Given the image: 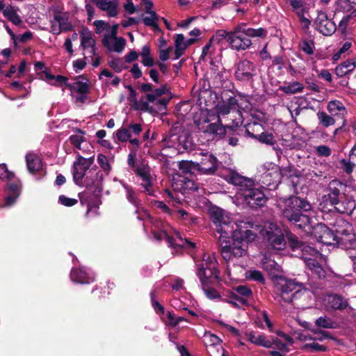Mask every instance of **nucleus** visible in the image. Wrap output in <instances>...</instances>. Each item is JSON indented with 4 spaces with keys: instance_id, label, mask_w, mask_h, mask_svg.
I'll use <instances>...</instances> for the list:
<instances>
[{
    "instance_id": "obj_1",
    "label": "nucleus",
    "mask_w": 356,
    "mask_h": 356,
    "mask_svg": "<svg viewBox=\"0 0 356 356\" xmlns=\"http://www.w3.org/2000/svg\"><path fill=\"white\" fill-rule=\"evenodd\" d=\"M211 220L220 234L218 243L222 258L227 261L233 257L238 258L248 253V244L255 240L257 232L263 236L267 245L274 250H283L286 245L282 229L269 222L263 228L250 221L233 222L227 213L220 208L211 212Z\"/></svg>"
},
{
    "instance_id": "obj_2",
    "label": "nucleus",
    "mask_w": 356,
    "mask_h": 356,
    "mask_svg": "<svg viewBox=\"0 0 356 356\" xmlns=\"http://www.w3.org/2000/svg\"><path fill=\"white\" fill-rule=\"evenodd\" d=\"M225 179L229 183L238 186V195L243 198L251 208L263 206L266 197L261 189L256 188L254 181L247 177L240 175L234 171H229L225 175Z\"/></svg>"
},
{
    "instance_id": "obj_3",
    "label": "nucleus",
    "mask_w": 356,
    "mask_h": 356,
    "mask_svg": "<svg viewBox=\"0 0 356 356\" xmlns=\"http://www.w3.org/2000/svg\"><path fill=\"white\" fill-rule=\"evenodd\" d=\"M312 209V206L308 201L299 197H291L283 211V216L297 227L311 233L313 221L309 214L304 212H310Z\"/></svg>"
},
{
    "instance_id": "obj_4",
    "label": "nucleus",
    "mask_w": 356,
    "mask_h": 356,
    "mask_svg": "<svg viewBox=\"0 0 356 356\" xmlns=\"http://www.w3.org/2000/svg\"><path fill=\"white\" fill-rule=\"evenodd\" d=\"M344 188L339 181H331L327 188V200L339 213L350 215L356 207V202L352 197L343 192Z\"/></svg>"
},
{
    "instance_id": "obj_5",
    "label": "nucleus",
    "mask_w": 356,
    "mask_h": 356,
    "mask_svg": "<svg viewBox=\"0 0 356 356\" xmlns=\"http://www.w3.org/2000/svg\"><path fill=\"white\" fill-rule=\"evenodd\" d=\"M267 31L263 28L236 27L229 38L230 47L237 51L248 49L252 45L250 38H264Z\"/></svg>"
},
{
    "instance_id": "obj_6",
    "label": "nucleus",
    "mask_w": 356,
    "mask_h": 356,
    "mask_svg": "<svg viewBox=\"0 0 356 356\" xmlns=\"http://www.w3.org/2000/svg\"><path fill=\"white\" fill-rule=\"evenodd\" d=\"M307 294L302 284L294 280H282L277 286L276 300L282 305L294 304Z\"/></svg>"
},
{
    "instance_id": "obj_7",
    "label": "nucleus",
    "mask_w": 356,
    "mask_h": 356,
    "mask_svg": "<svg viewBox=\"0 0 356 356\" xmlns=\"http://www.w3.org/2000/svg\"><path fill=\"white\" fill-rule=\"evenodd\" d=\"M292 168L286 167L280 168L278 165L267 163L263 165L259 170L261 173L259 182L262 187H266L269 190H274L280 183L282 177H290Z\"/></svg>"
},
{
    "instance_id": "obj_8",
    "label": "nucleus",
    "mask_w": 356,
    "mask_h": 356,
    "mask_svg": "<svg viewBox=\"0 0 356 356\" xmlns=\"http://www.w3.org/2000/svg\"><path fill=\"white\" fill-rule=\"evenodd\" d=\"M140 90L143 92H149L142 97L141 109L143 111H152L149 103H155L156 105L165 106L169 102V99L162 97L163 95L168 92V88L165 86L153 90L152 84L143 83L140 86Z\"/></svg>"
},
{
    "instance_id": "obj_9",
    "label": "nucleus",
    "mask_w": 356,
    "mask_h": 356,
    "mask_svg": "<svg viewBox=\"0 0 356 356\" xmlns=\"http://www.w3.org/2000/svg\"><path fill=\"white\" fill-rule=\"evenodd\" d=\"M174 235L170 236L166 230L158 232L155 229L152 231L153 237L156 241L165 240L170 247L173 248H185L187 247L194 248L195 244L187 238H183L179 232L173 230Z\"/></svg>"
},
{
    "instance_id": "obj_10",
    "label": "nucleus",
    "mask_w": 356,
    "mask_h": 356,
    "mask_svg": "<svg viewBox=\"0 0 356 356\" xmlns=\"http://www.w3.org/2000/svg\"><path fill=\"white\" fill-rule=\"evenodd\" d=\"M233 290L234 291H229L226 298H222V300L231 304L234 307L248 305L247 298L252 296V291L243 285L237 286Z\"/></svg>"
},
{
    "instance_id": "obj_11",
    "label": "nucleus",
    "mask_w": 356,
    "mask_h": 356,
    "mask_svg": "<svg viewBox=\"0 0 356 356\" xmlns=\"http://www.w3.org/2000/svg\"><path fill=\"white\" fill-rule=\"evenodd\" d=\"M93 162L94 156L86 159L80 154H77L72 169L73 179L76 184L80 186L83 184L86 172L90 168Z\"/></svg>"
},
{
    "instance_id": "obj_12",
    "label": "nucleus",
    "mask_w": 356,
    "mask_h": 356,
    "mask_svg": "<svg viewBox=\"0 0 356 356\" xmlns=\"http://www.w3.org/2000/svg\"><path fill=\"white\" fill-rule=\"evenodd\" d=\"M311 233L314 235L318 242L323 244L329 245L336 243L338 245V236L324 224L317 223L316 225H314Z\"/></svg>"
},
{
    "instance_id": "obj_13",
    "label": "nucleus",
    "mask_w": 356,
    "mask_h": 356,
    "mask_svg": "<svg viewBox=\"0 0 356 356\" xmlns=\"http://www.w3.org/2000/svg\"><path fill=\"white\" fill-rule=\"evenodd\" d=\"M202 175H213L217 169V159L211 154L203 153L200 161L191 163Z\"/></svg>"
},
{
    "instance_id": "obj_14",
    "label": "nucleus",
    "mask_w": 356,
    "mask_h": 356,
    "mask_svg": "<svg viewBox=\"0 0 356 356\" xmlns=\"http://www.w3.org/2000/svg\"><path fill=\"white\" fill-rule=\"evenodd\" d=\"M256 74V65L254 63L244 59L237 63L234 75L238 81H250Z\"/></svg>"
},
{
    "instance_id": "obj_15",
    "label": "nucleus",
    "mask_w": 356,
    "mask_h": 356,
    "mask_svg": "<svg viewBox=\"0 0 356 356\" xmlns=\"http://www.w3.org/2000/svg\"><path fill=\"white\" fill-rule=\"evenodd\" d=\"M135 172L142 180L140 185L143 188V192L149 195H154L153 177L149 166L142 163L136 168Z\"/></svg>"
},
{
    "instance_id": "obj_16",
    "label": "nucleus",
    "mask_w": 356,
    "mask_h": 356,
    "mask_svg": "<svg viewBox=\"0 0 356 356\" xmlns=\"http://www.w3.org/2000/svg\"><path fill=\"white\" fill-rule=\"evenodd\" d=\"M314 26L316 30L326 36L332 35L337 30L335 23L330 19L327 14L323 11L318 12Z\"/></svg>"
},
{
    "instance_id": "obj_17",
    "label": "nucleus",
    "mask_w": 356,
    "mask_h": 356,
    "mask_svg": "<svg viewBox=\"0 0 356 356\" xmlns=\"http://www.w3.org/2000/svg\"><path fill=\"white\" fill-rule=\"evenodd\" d=\"M103 180V174L96 168H91L88 172L86 177L83 181L81 186H85L88 189H93V192H99L102 189V181Z\"/></svg>"
},
{
    "instance_id": "obj_18",
    "label": "nucleus",
    "mask_w": 356,
    "mask_h": 356,
    "mask_svg": "<svg viewBox=\"0 0 356 356\" xmlns=\"http://www.w3.org/2000/svg\"><path fill=\"white\" fill-rule=\"evenodd\" d=\"M242 123V121L240 120V119H232V124H227L225 126H222L221 121L220 122L217 123H211L207 125L205 132H207L209 134L222 136L225 133V129H229L231 130H234L235 128L238 127Z\"/></svg>"
},
{
    "instance_id": "obj_19",
    "label": "nucleus",
    "mask_w": 356,
    "mask_h": 356,
    "mask_svg": "<svg viewBox=\"0 0 356 356\" xmlns=\"http://www.w3.org/2000/svg\"><path fill=\"white\" fill-rule=\"evenodd\" d=\"M209 269L204 271H197L196 274L200 279L202 287L208 286L209 284L218 280L217 263L209 266Z\"/></svg>"
},
{
    "instance_id": "obj_20",
    "label": "nucleus",
    "mask_w": 356,
    "mask_h": 356,
    "mask_svg": "<svg viewBox=\"0 0 356 356\" xmlns=\"http://www.w3.org/2000/svg\"><path fill=\"white\" fill-rule=\"evenodd\" d=\"M286 238L288 239L290 247L293 250L300 249L302 251L307 252L310 255L321 256V254L316 251L313 248L305 245L302 241L299 240V238L293 234L287 233Z\"/></svg>"
},
{
    "instance_id": "obj_21",
    "label": "nucleus",
    "mask_w": 356,
    "mask_h": 356,
    "mask_svg": "<svg viewBox=\"0 0 356 356\" xmlns=\"http://www.w3.org/2000/svg\"><path fill=\"white\" fill-rule=\"evenodd\" d=\"M337 242L338 246L344 249L353 261L356 260V238L355 236L341 237Z\"/></svg>"
},
{
    "instance_id": "obj_22",
    "label": "nucleus",
    "mask_w": 356,
    "mask_h": 356,
    "mask_svg": "<svg viewBox=\"0 0 356 356\" xmlns=\"http://www.w3.org/2000/svg\"><path fill=\"white\" fill-rule=\"evenodd\" d=\"M102 43L110 51L120 53L124 49L126 40L122 38H113L109 34H105Z\"/></svg>"
},
{
    "instance_id": "obj_23",
    "label": "nucleus",
    "mask_w": 356,
    "mask_h": 356,
    "mask_svg": "<svg viewBox=\"0 0 356 356\" xmlns=\"http://www.w3.org/2000/svg\"><path fill=\"white\" fill-rule=\"evenodd\" d=\"M102 10L106 11L109 17H115L118 14V0H91Z\"/></svg>"
},
{
    "instance_id": "obj_24",
    "label": "nucleus",
    "mask_w": 356,
    "mask_h": 356,
    "mask_svg": "<svg viewBox=\"0 0 356 356\" xmlns=\"http://www.w3.org/2000/svg\"><path fill=\"white\" fill-rule=\"evenodd\" d=\"M334 233L338 236L339 239L341 237H346L348 236H354L352 234V225L346 220L339 218L334 223Z\"/></svg>"
},
{
    "instance_id": "obj_25",
    "label": "nucleus",
    "mask_w": 356,
    "mask_h": 356,
    "mask_svg": "<svg viewBox=\"0 0 356 356\" xmlns=\"http://www.w3.org/2000/svg\"><path fill=\"white\" fill-rule=\"evenodd\" d=\"M324 302L325 306L328 309H343L348 305L346 300H344L341 296L335 294L328 295L324 299Z\"/></svg>"
},
{
    "instance_id": "obj_26",
    "label": "nucleus",
    "mask_w": 356,
    "mask_h": 356,
    "mask_svg": "<svg viewBox=\"0 0 356 356\" xmlns=\"http://www.w3.org/2000/svg\"><path fill=\"white\" fill-rule=\"evenodd\" d=\"M81 43L83 49H88L90 56L95 55V41L92 37V33L84 29L81 33Z\"/></svg>"
},
{
    "instance_id": "obj_27",
    "label": "nucleus",
    "mask_w": 356,
    "mask_h": 356,
    "mask_svg": "<svg viewBox=\"0 0 356 356\" xmlns=\"http://www.w3.org/2000/svg\"><path fill=\"white\" fill-rule=\"evenodd\" d=\"M327 109L330 114L334 117L343 118L347 113L344 105L338 100H332L328 102Z\"/></svg>"
},
{
    "instance_id": "obj_28",
    "label": "nucleus",
    "mask_w": 356,
    "mask_h": 356,
    "mask_svg": "<svg viewBox=\"0 0 356 356\" xmlns=\"http://www.w3.org/2000/svg\"><path fill=\"white\" fill-rule=\"evenodd\" d=\"M231 108L229 106L226 104V102H223L222 104H219L216 106V112L218 116V122L221 121L220 116H224L228 114H230V120L232 121V119H240L241 120V113L238 111H233L231 112Z\"/></svg>"
},
{
    "instance_id": "obj_29",
    "label": "nucleus",
    "mask_w": 356,
    "mask_h": 356,
    "mask_svg": "<svg viewBox=\"0 0 356 356\" xmlns=\"http://www.w3.org/2000/svg\"><path fill=\"white\" fill-rule=\"evenodd\" d=\"M286 3L291 7L292 10L301 18L302 22L308 24L309 19L303 17L305 4L302 0H286Z\"/></svg>"
},
{
    "instance_id": "obj_30",
    "label": "nucleus",
    "mask_w": 356,
    "mask_h": 356,
    "mask_svg": "<svg viewBox=\"0 0 356 356\" xmlns=\"http://www.w3.org/2000/svg\"><path fill=\"white\" fill-rule=\"evenodd\" d=\"M72 281L79 284H88L94 280L83 269H72L70 273Z\"/></svg>"
},
{
    "instance_id": "obj_31",
    "label": "nucleus",
    "mask_w": 356,
    "mask_h": 356,
    "mask_svg": "<svg viewBox=\"0 0 356 356\" xmlns=\"http://www.w3.org/2000/svg\"><path fill=\"white\" fill-rule=\"evenodd\" d=\"M68 88L71 90L72 92L77 93H88L89 92V85L88 80L83 77L78 78L74 83L67 84Z\"/></svg>"
},
{
    "instance_id": "obj_32",
    "label": "nucleus",
    "mask_w": 356,
    "mask_h": 356,
    "mask_svg": "<svg viewBox=\"0 0 356 356\" xmlns=\"http://www.w3.org/2000/svg\"><path fill=\"white\" fill-rule=\"evenodd\" d=\"M355 67V61L353 60H347L336 67L335 73L339 77H343L353 72Z\"/></svg>"
},
{
    "instance_id": "obj_33",
    "label": "nucleus",
    "mask_w": 356,
    "mask_h": 356,
    "mask_svg": "<svg viewBox=\"0 0 356 356\" xmlns=\"http://www.w3.org/2000/svg\"><path fill=\"white\" fill-rule=\"evenodd\" d=\"M8 196L5 198L3 207L13 205L19 195V186L16 183L9 184L8 186Z\"/></svg>"
},
{
    "instance_id": "obj_34",
    "label": "nucleus",
    "mask_w": 356,
    "mask_h": 356,
    "mask_svg": "<svg viewBox=\"0 0 356 356\" xmlns=\"http://www.w3.org/2000/svg\"><path fill=\"white\" fill-rule=\"evenodd\" d=\"M26 161L28 170L31 173L39 171L42 168L41 160L37 154L32 153L27 154Z\"/></svg>"
},
{
    "instance_id": "obj_35",
    "label": "nucleus",
    "mask_w": 356,
    "mask_h": 356,
    "mask_svg": "<svg viewBox=\"0 0 356 356\" xmlns=\"http://www.w3.org/2000/svg\"><path fill=\"white\" fill-rule=\"evenodd\" d=\"M248 339L254 344L270 348L272 346L271 341L268 339L265 335L257 332H250L248 334Z\"/></svg>"
},
{
    "instance_id": "obj_36",
    "label": "nucleus",
    "mask_w": 356,
    "mask_h": 356,
    "mask_svg": "<svg viewBox=\"0 0 356 356\" xmlns=\"http://www.w3.org/2000/svg\"><path fill=\"white\" fill-rule=\"evenodd\" d=\"M305 263L308 268L318 277H325V270L316 259L305 257Z\"/></svg>"
},
{
    "instance_id": "obj_37",
    "label": "nucleus",
    "mask_w": 356,
    "mask_h": 356,
    "mask_svg": "<svg viewBox=\"0 0 356 356\" xmlns=\"http://www.w3.org/2000/svg\"><path fill=\"white\" fill-rule=\"evenodd\" d=\"M261 264L266 270L271 273L278 272L280 270V266L266 254L264 256L261 260Z\"/></svg>"
},
{
    "instance_id": "obj_38",
    "label": "nucleus",
    "mask_w": 356,
    "mask_h": 356,
    "mask_svg": "<svg viewBox=\"0 0 356 356\" xmlns=\"http://www.w3.org/2000/svg\"><path fill=\"white\" fill-rule=\"evenodd\" d=\"M303 86L298 81H293L281 87L282 91L288 95L300 92L303 90Z\"/></svg>"
},
{
    "instance_id": "obj_39",
    "label": "nucleus",
    "mask_w": 356,
    "mask_h": 356,
    "mask_svg": "<svg viewBox=\"0 0 356 356\" xmlns=\"http://www.w3.org/2000/svg\"><path fill=\"white\" fill-rule=\"evenodd\" d=\"M319 124L324 127H328L334 125L335 123V119L331 115H328L325 111H318L316 114Z\"/></svg>"
},
{
    "instance_id": "obj_40",
    "label": "nucleus",
    "mask_w": 356,
    "mask_h": 356,
    "mask_svg": "<svg viewBox=\"0 0 356 356\" xmlns=\"http://www.w3.org/2000/svg\"><path fill=\"white\" fill-rule=\"evenodd\" d=\"M54 21L59 24L63 31H67L71 29L72 26L68 22V17L65 14H55Z\"/></svg>"
},
{
    "instance_id": "obj_41",
    "label": "nucleus",
    "mask_w": 356,
    "mask_h": 356,
    "mask_svg": "<svg viewBox=\"0 0 356 356\" xmlns=\"http://www.w3.org/2000/svg\"><path fill=\"white\" fill-rule=\"evenodd\" d=\"M3 15L15 25H18L22 22L16 10L11 6H8V8L5 10Z\"/></svg>"
},
{
    "instance_id": "obj_42",
    "label": "nucleus",
    "mask_w": 356,
    "mask_h": 356,
    "mask_svg": "<svg viewBox=\"0 0 356 356\" xmlns=\"http://www.w3.org/2000/svg\"><path fill=\"white\" fill-rule=\"evenodd\" d=\"M140 56L142 57V63L145 66L152 67L154 65V62L150 56V49L147 45L143 47Z\"/></svg>"
},
{
    "instance_id": "obj_43",
    "label": "nucleus",
    "mask_w": 356,
    "mask_h": 356,
    "mask_svg": "<svg viewBox=\"0 0 356 356\" xmlns=\"http://www.w3.org/2000/svg\"><path fill=\"white\" fill-rule=\"evenodd\" d=\"M315 323L318 327L323 328L332 329L335 327V323L327 316H321L318 318Z\"/></svg>"
},
{
    "instance_id": "obj_44",
    "label": "nucleus",
    "mask_w": 356,
    "mask_h": 356,
    "mask_svg": "<svg viewBox=\"0 0 356 356\" xmlns=\"http://www.w3.org/2000/svg\"><path fill=\"white\" fill-rule=\"evenodd\" d=\"M217 263L214 258H211L209 254H204L203 255L202 261L200 264H197V271H204L209 270L210 264Z\"/></svg>"
},
{
    "instance_id": "obj_45",
    "label": "nucleus",
    "mask_w": 356,
    "mask_h": 356,
    "mask_svg": "<svg viewBox=\"0 0 356 356\" xmlns=\"http://www.w3.org/2000/svg\"><path fill=\"white\" fill-rule=\"evenodd\" d=\"M123 187L126 191V197L128 201L136 207L138 206L140 201L133 188L127 184H123Z\"/></svg>"
},
{
    "instance_id": "obj_46",
    "label": "nucleus",
    "mask_w": 356,
    "mask_h": 356,
    "mask_svg": "<svg viewBox=\"0 0 356 356\" xmlns=\"http://www.w3.org/2000/svg\"><path fill=\"white\" fill-rule=\"evenodd\" d=\"M204 341L207 346H216L221 343V339L213 334L206 332L204 335Z\"/></svg>"
},
{
    "instance_id": "obj_47",
    "label": "nucleus",
    "mask_w": 356,
    "mask_h": 356,
    "mask_svg": "<svg viewBox=\"0 0 356 356\" xmlns=\"http://www.w3.org/2000/svg\"><path fill=\"white\" fill-rule=\"evenodd\" d=\"M158 20H159L158 15H156V13L155 12H152V13H151V14H149V17H145L143 19V22L146 26H152L154 29H157L158 28V26H157Z\"/></svg>"
},
{
    "instance_id": "obj_48",
    "label": "nucleus",
    "mask_w": 356,
    "mask_h": 356,
    "mask_svg": "<svg viewBox=\"0 0 356 356\" xmlns=\"http://www.w3.org/2000/svg\"><path fill=\"white\" fill-rule=\"evenodd\" d=\"M231 33L232 32H227L225 30H218L210 40L212 42L216 41L217 42H220L221 40L225 39L229 43V38Z\"/></svg>"
},
{
    "instance_id": "obj_49",
    "label": "nucleus",
    "mask_w": 356,
    "mask_h": 356,
    "mask_svg": "<svg viewBox=\"0 0 356 356\" xmlns=\"http://www.w3.org/2000/svg\"><path fill=\"white\" fill-rule=\"evenodd\" d=\"M116 137L120 142H126L131 138V134L128 128H122L117 131Z\"/></svg>"
},
{
    "instance_id": "obj_50",
    "label": "nucleus",
    "mask_w": 356,
    "mask_h": 356,
    "mask_svg": "<svg viewBox=\"0 0 356 356\" xmlns=\"http://www.w3.org/2000/svg\"><path fill=\"white\" fill-rule=\"evenodd\" d=\"M300 49L308 55L314 54V43L313 41L305 40L300 44Z\"/></svg>"
},
{
    "instance_id": "obj_51",
    "label": "nucleus",
    "mask_w": 356,
    "mask_h": 356,
    "mask_svg": "<svg viewBox=\"0 0 356 356\" xmlns=\"http://www.w3.org/2000/svg\"><path fill=\"white\" fill-rule=\"evenodd\" d=\"M260 142L267 144L273 145L275 143V139L272 134L262 133L255 136Z\"/></svg>"
},
{
    "instance_id": "obj_52",
    "label": "nucleus",
    "mask_w": 356,
    "mask_h": 356,
    "mask_svg": "<svg viewBox=\"0 0 356 356\" xmlns=\"http://www.w3.org/2000/svg\"><path fill=\"white\" fill-rule=\"evenodd\" d=\"M340 163L341 165V168L344 172L347 174H350L353 171L354 166H356L355 163L351 162L350 159L348 158V160L343 159L340 161Z\"/></svg>"
},
{
    "instance_id": "obj_53",
    "label": "nucleus",
    "mask_w": 356,
    "mask_h": 356,
    "mask_svg": "<svg viewBox=\"0 0 356 356\" xmlns=\"http://www.w3.org/2000/svg\"><path fill=\"white\" fill-rule=\"evenodd\" d=\"M351 43L350 42H346L343 43L340 49L335 53L332 56V60L337 61L341 58V54L346 53L351 47Z\"/></svg>"
},
{
    "instance_id": "obj_54",
    "label": "nucleus",
    "mask_w": 356,
    "mask_h": 356,
    "mask_svg": "<svg viewBox=\"0 0 356 356\" xmlns=\"http://www.w3.org/2000/svg\"><path fill=\"white\" fill-rule=\"evenodd\" d=\"M95 26V31L97 34L102 33L104 31H106L110 29V26L108 23L102 20H96L94 22Z\"/></svg>"
},
{
    "instance_id": "obj_55",
    "label": "nucleus",
    "mask_w": 356,
    "mask_h": 356,
    "mask_svg": "<svg viewBox=\"0 0 356 356\" xmlns=\"http://www.w3.org/2000/svg\"><path fill=\"white\" fill-rule=\"evenodd\" d=\"M58 202L65 207H72L77 204L78 200L76 199L67 197L61 195L58 197Z\"/></svg>"
},
{
    "instance_id": "obj_56",
    "label": "nucleus",
    "mask_w": 356,
    "mask_h": 356,
    "mask_svg": "<svg viewBox=\"0 0 356 356\" xmlns=\"http://www.w3.org/2000/svg\"><path fill=\"white\" fill-rule=\"evenodd\" d=\"M97 162L101 168L105 171L108 172L111 170L110 164L108 163L107 158L103 154L97 156Z\"/></svg>"
},
{
    "instance_id": "obj_57",
    "label": "nucleus",
    "mask_w": 356,
    "mask_h": 356,
    "mask_svg": "<svg viewBox=\"0 0 356 356\" xmlns=\"http://www.w3.org/2000/svg\"><path fill=\"white\" fill-rule=\"evenodd\" d=\"M247 277L250 280H252L258 282H264V277L261 273L259 270H250L247 273Z\"/></svg>"
},
{
    "instance_id": "obj_58",
    "label": "nucleus",
    "mask_w": 356,
    "mask_h": 356,
    "mask_svg": "<svg viewBox=\"0 0 356 356\" xmlns=\"http://www.w3.org/2000/svg\"><path fill=\"white\" fill-rule=\"evenodd\" d=\"M258 320L260 321L261 326H263L261 321H263L268 329L271 330L273 328V324L270 321L267 312L266 311H262L259 313L258 317Z\"/></svg>"
},
{
    "instance_id": "obj_59",
    "label": "nucleus",
    "mask_w": 356,
    "mask_h": 356,
    "mask_svg": "<svg viewBox=\"0 0 356 356\" xmlns=\"http://www.w3.org/2000/svg\"><path fill=\"white\" fill-rule=\"evenodd\" d=\"M351 1L348 0H339L337 9L342 12H349L352 10Z\"/></svg>"
},
{
    "instance_id": "obj_60",
    "label": "nucleus",
    "mask_w": 356,
    "mask_h": 356,
    "mask_svg": "<svg viewBox=\"0 0 356 356\" xmlns=\"http://www.w3.org/2000/svg\"><path fill=\"white\" fill-rule=\"evenodd\" d=\"M14 177V174L8 170L7 166L5 164H0V178L2 179H11Z\"/></svg>"
},
{
    "instance_id": "obj_61",
    "label": "nucleus",
    "mask_w": 356,
    "mask_h": 356,
    "mask_svg": "<svg viewBox=\"0 0 356 356\" xmlns=\"http://www.w3.org/2000/svg\"><path fill=\"white\" fill-rule=\"evenodd\" d=\"M70 141L76 148L81 149V145L84 141V138L81 135H72L70 137Z\"/></svg>"
},
{
    "instance_id": "obj_62",
    "label": "nucleus",
    "mask_w": 356,
    "mask_h": 356,
    "mask_svg": "<svg viewBox=\"0 0 356 356\" xmlns=\"http://www.w3.org/2000/svg\"><path fill=\"white\" fill-rule=\"evenodd\" d=\"M316 153L320 156H329L331 154V149L326 145H319L316 148Z\"/></svg>"
},
{
    "instance_id": "obj_63",
    "label": "nucleus",
    "mask_w": 356,
    "mask_h": 356,
    "mask_svg": "<svg viewBox=\"0 0 356 356\" xmlns=\"http://www.w3.org/2000/svg\"><path fill=\"white\" fill-rule=\"evenodd\" d=\"M202 289L204 291V293L209 299H215L220 297L218 292L212 288H208V286L202 287Z\"/></svg>"
},
{
    "instance_id": "obj_64",
    "label": "nucleus",
    "mask_w": 356,
    "mask_h": 356,
    "mask_svg": "<svg viewBox=\"0 0 356 356\" xmlns=\"http://www.w3.org/2000/svg\"><path fill=\"white\" fill-rule=\"evenodd\" d=\"M175 47L186 49L187 44L184 40V36L182 34H177L175 38Z\"/></svg>"
}]
</instances>
